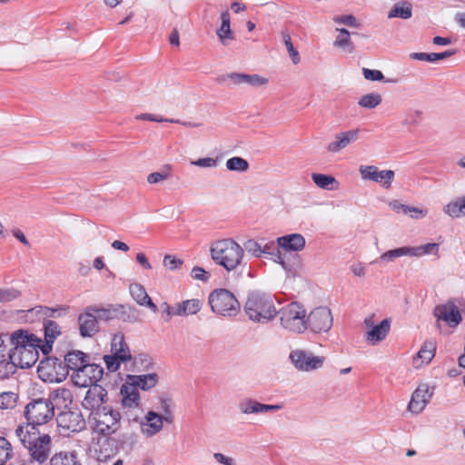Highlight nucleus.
<instances>
[{"label":"nucleus","mask_w":465,"mask_h":465,"mask_svg":"<svg viewBox=\"0 0 465 465\" xmlns=\"http://www.w3.org/2000/svg\"><path fill=\"white\" fill-rule=\"evenodd\" d=\"M71 391L64 388H58L50 392L48 398H37L31 400L25 411L27 420L25 426L34 427L47 424L54 417L55 405L60 400L71 401Z\"/></svg>","instance_id":"obj_1"},{"label":"nucleus","mask_w":465,"mask_h":465,"mask_svg":"<svg viewBox=\"0 0 465 465\" xmlns=\"http://www.w3.org/2000/svg\"><path fill=\"white\" fill-rule=\"evenodd\" d=\"M13 348L9 351V359L14 361L20 368H30L36 363L39 358L38 349L42 347V340L35 334L19 330L9 338Z\"/></svg>","instance_id":"obj_2"},{"label":"nucleus","mask_w":465,"mask_h":465,"mask_svg":"<svg viewBox=\"0 0 465 465\" xmlns=\"http://www.w3.org/2000/svg\"><path fill=\"white\" fill-rule=\"evenodd\" d=\"M15 435L27 449L32 460L40 464L45 462L52 451V439L48 434H41L34 427L19 425Z\"/></svg>","instance_id":"obj_3"},{"label":"nucleus","mask_w":465,"mask_h":465,"mask_svg":"<svg viewBox=\"0 0 465 465\" xmlns=\"http://www.w3.org/2000/svg\"><path fill=\"white\" fill-rule=\"evenodd\" d=\"M210 255L213 262L228 272H235L243 262V248L231 238L214 241L210 246Z\"/></svg>","instance_id":"obj_4"},{"label":"nucleus","mask_w":465,"mask_h":465,"mask_svg":"<svg viewBox=\"0 0 465 465\" xmlns=\"http://www.w3.org/2000/svg\"><path fill=\"white\" fill-rule=\"evenodd\" d=\"M244 311L251 321L260 323H266L277 315L272 295L261 291L248 293Z\"/></svg>","instance_id":"obj_5"},{"label":"nucleus","mask_w":465,"mask_h":465,"mask_svg":"<svg viewBox=\"0 0 465 465\" xmlns=\"http://www.w3.org/2000/svg\"><path fill=\"white\" fill-rule=\"evenodd\" d=\"M280 317V323L285 330L302 333L307 330L306 310L296 302H291L277 311Z\"/></svg>","instance_id":"obj_6"},{"label":"nucleus","mask_w":465,"mask_h":465,"mask_svg":"<svg viewBox=\"0 0 465 465\" xmlns=\"http://www.w3.org/2000/svg\"><path fill=\"white\" fill-rule=\"evenodd\" d=\"M212 311L222 316H235L240 312V303L234 294L227 289L213 291L208 299Z\"/></svg>","instance_id":"obj_7"},{"label":"nucleus","mask_w":465,"mask_h":465,"mask_svg":"<svg viewBox=\"0 0 465 465\" xmlns=\"http://www.w3.org/2000/svg\"><path fill=\"white\" fill-rule=\"evenodd\" d=\"M88 419L93 424L94 430L104 436H110L116 432L121 424L120 412L109 406L94 412Z\"/></svg>","instance_id":"obj_8"},{"label":"nucleus","mask_w":465,"mask_h":465,"mask_svg":"<svg viewBox=\"0 0 465 465\" xmlns=\"http://www.w3.org/2000/svg\"><path fill=\"white\" fill-rule=\"evenodd\" d=\"M111 353L104 356L106 368L110 372L116 371L121 363H127L132 361L133 357L123 333L119 332L114 336L111 343Z\"/></svg>","instance_id":"obj_9"},{"label":"nucleus","mask_w":465,"mask_h":465,"mask_svg":"<svg viewBox=\"0 0 465 465\" xmlns=\"http://www.w3.org/2000/svg\"><path fill=\"white\" fill-rule=\"evenodd\" d=\"M38 377L45 382H62L68 376L67 368L57 358L46 357L37 366Z\"/></svg>","instance_id":"obj_10"},{"label":"nucleus","mask_w":465,"mask_h":465,"mask_svg":"<svg viewBox=\"0 0 465 465\" xmlns=\"http://www.w3.org/2000/svg\"><path fill=\"white\" fill-rule=\"evenodd\" d=\"M59 432L63 436L80 432L85 429V420L77 409L61 411L56 417Z\"/></svg>","instance_id":"obj_11"},{"label":"nucleus","mask_w":465,"mask_h":465,"mask_svg":"<svg viewBox=\"0 0 465 465\" xmlns=\"http://www.w3.org/2000/svg\"><path fill=\"white\" fill-rule=\"evenodd\" d=\"M104 375V368L99 364L88 363L82 365L76 372H72L71 380L77 387H91L98 385L97 382Z\"/></svg>","instance_id":"obj_12"},{"label":"nucleus","mask_w":465,"mask_h":465,"mask_svg":"<svg viewBox=\"0 0 465 465\" xmlns=\"http://www.w3.org/2000/svg\"><path fill=\"white\" fill-rule=\"evenodd\" d=\"M332 322L331 312L326 306H319L306 316L307 329L314 333L328 332L332 326Z\"/></svg>","instance_id":"obj_13"},{"label":"nucleus","mask_w":465,"mask_h":465,"mask_svg":"<svg viewBox=\"0 0 465 465\" xmlns=\"http://www.w3.org/2000/svg\"><path fill=\"white\" fill-rule=\"evenodd\" d=\"M436 325L440 329V322H444L450 328H456L462 321L461 314L453 300L439 304L433 309Z\"/></svg>","instance_id":"obj_14"},{"label":"nucleus","mask_w":465,"mask_h":465,"mask_svg":"<svg viewBox=\"0 0 465 465\" xmlns=\"http://www.w3.org/2000/svg\"><path fill=\"white\" fill-rule=\"evenodd\" d=\"M290 359L294 367L302 371H312L320 369L325 361L323 356H315L312 352L303 350L292 351Z\"/></svg>","instance_id":"obj_15"},{"label":"nucleus","mask_w":465,"mask_h":465,"mask_svg":"<svg viewBox=\"0 0 465 465\" xmlns=\"http://www.w3.org/2000/svg\"><path fill=\"white\" fill-rule=\"evenodd\" d=\"M107 400V391L101 385H94L87 390L82 401V406L84 410L89 411V416H92L94 412L99 411L106 407L104 404Z\"/></svg>","instance_id":"obj_16"},{"label":"nucleus","mask_w":465,"mask_h":465,"mask_svg":"<svg viewBox=\"0 0 465 465\" xmlns=\"http://www.w3.org/2000/svg\"><path fill=\"white\" fill-rule=\"evenodd\" d=\"M359 172L363 180L381 183L386 189L391 187L395 177V173L392 170L379 171L378 167L374 165H361Z\"/></svg>","instance_id":"obj_17"},{"label":"nucleus","mask_w":465,"mask_h":465,"mask_svg":"<svg viewBox=\"0 0 465 465\" xmlns=\"http://www.w3.org/2000/svg\"><path fill=\"white\" fill-rule=\"evenodd\" d=\"M432 391L428 385L423 384L419 386L412 393L408 406L409 411L416 414L421 412L430 401Z\"/></svg>","instance_id":"obj_18"},{"label":"nucleus","mask_w":465,"mask_h":465,"mask_svg":"<svg viewBox=\"0 0 465 465\" xmlns=\"http://www.w3.org/2000/svg\"><path fill=\"white\" fill-rule=\"evenodd\" d=\"M238 407L240 411L246 415L277 411L282 409V404H263L250 398L241 401Z\"/></svg>","instance_id":"obj_19"},{"label":"nucleus","mask_w":465,"mask_h":465,"mask_svg":"<svg viewBox=\"0 0 465 465\" xmlns=\"http://www.w3.org/2000/svg\"><path fill=\"white\" fill-rule=\"evenodd\" d=\"M120 393L122 395L123 408L128 411L141 410L139 391L134 383L125 382L122 385Z\"/></svg>","instance_id":"obj_20"},{"label":"nucleus","mask_w":465,"mask_h":465,"mask_svg":"<svg viewBox=\"0 0 465 465\" xmlns=\"http://www.w3.org/2000/svg\"><path fill=\"white\" fill-rule=\"evenodd\" d=\"M371 330L366 333V340L371 343L376 344L379 341H383L390 331L391 321L389 319L382 320L380 324L373 326L371 318H367L364 321Z\"/></svg>","instance_id":"obj_21"},{"label":"nucleus","mask_w":465,"mask_h":465,"mask_svg":"<svg viewBox=\"0 0 465 465\" xmlns=\"http://www.w3.org/2000/svg\"><path fill=\"white\" fill-rule=\"evenodd\" d=\"M358 137V129L338 133L335 134L334 140L329 143L326 148L331 153H338L346 148L350 143L357 141Z\"/></svg>","instance_id":"obj_22"},{"label":"nucleus","mask_w":465,"mask_h":465,"mask_svg":"<svg viewBox=\"0 0 465 465\" xmlns=\"http://www.w3.org/2000/svg\"><path fill=\"white\" fill-rule=\"evenodd\" d=\"M79 331L83 337H92L98 331V322L92 312H89V306L78 316Z\"/></svg>","instance_id":"obj_23"},{"label":"nucleus","mask_w":465,"mask_h":465,"mask_svg":"<svg viewBox=\"0 0 465 465\" xmlns=\"http://www.w3.org/2000/svg\"><path fill=\"white\" fill-rule=\"evenodd\" d=\"M145 420L144 422L141 423L143 434L152 437L162 430L164 419L162 418L160 413L150 411L147 412Z\"/></svg>","instance_id":"obj_24"},{"label":"nucleus","mask_w":465,"mask_h":465,"mask_svg":"<svg viewBox=\"0 0 465 465\" xmlns=\"http://www.w3.org/2000/svg\"><path fill=\"white\" fill-rule=\"evenodd\" d=\"M226 78L231 80L234 84H246L252 87H259L265 85L268 79L259 74H248L240 73H231L226 75Z\"/></svg>","instance_id":"obj_25"},{"label":"nucleus","mask_w":465,"mask_h":465,"mask_svg":"<svg viewBox=\"0 0 465 465\" xmlns=\"http://www.w3.org/2000/svg\"><path fill=\"white\" fill-rule=\"evenodd\" d=\"M277 243L285 251L300 252L305 247V239L300 233H291L278 237Z\"/></svg>","instance_id":"obj_26"},{"label":"nucleus","mask_w":465,"mask_h":465,"mask_svg":"<svg viewBox=\"0 0 465 465\" xmlns=\"http://www.w3.org/2000/svg\"><path fill=\"white\" fill-rule=\"evenodd\" d=\"M130 294L141 306L148 307L153 312H157V306L153 302L145 288L140 283H132L129 286Z\"/></svg>","instance_id":"obj_27"},{"label":"nucleus","mask_w":465,"mask_h":465,"mask_svg":"<svg viewBox=\"0 0 465 465\" xmlns=\"http://www.w3.org/2000/svg\"><path fill=\"white\" fill-rule=\"evenodd\" d=\"M44 329L45 344L42 345L41 350L45 355H47L54 340L61 334V331L59 325L52 320L45 321Z\"/></svg>","instance_id":"obj_28"},{"label":"nucleus","mask_w":465,"mask_h":465,"mask_svg":"<svg viewBox=\"0 0 465 465\" xmlns=\"http://www.w3.org/2000/svg\"><path fill=\"white\" fill-rule=\"evenodd\" d=\"M127 382L134 383V386L139 390L147 391L154 387L158 382V375L156 373H149L143 375H128Z\"/></svg>","instance_id":"obj_29"},{"label":"nucleus","mask_w":465,"mask_h":465,"mask_svg":"<svg viewBox=\"0 0 465 465\" xmlns=\"http://www.w3.org/2000/svg\"><path fill=\"white\" fill-rule=\"evenodd\" d=\"M89 361V356L81 351H69L64 356V367L67 368V371L70 370L73 372H76L82 365L85 364Z\"/></svg>","instance_id":"obj_30"},{"label":"nucleus","mask_w":465,"mask_h":465,"mask_svg":"<svg viewBox=\"0 0 465 465\" xmlns=\"http://www.w3.org/2000/svg\"><path fill=\"white\" fill-rule=\"evenodd\" d=\"M203 307V302L199 299L185 300L175 304L177 316H188L196 314Z\"/></svg>","instance_id":"obj_31"},{"label":"nucleus","mask_w":465,"mask_h":465,"mask_svg":"<svg viewBox=\"0 0 465 465\" xmlns=\"http://www.w3.org/2000/svg\"><path fill=\"white\" fill-rule=\"evenodd\" d=\"M221 20H222V25L217 29L216 33H217V35H218L220 41L222 42V44L223 45H227L228 41L232 40L234 38V34L231 30V25H230V14L227 10L223 11L221 14Z\"/></svg>","instance_id":"obj_32"},{"label":"nucleus","mask_w":465,"mask_h":465,"mask_svg":"<svg viewBox=\"0 0 465 465\" xmlns=\"http://www.w3.org/2000/svg\"><path fill=\"white\" fill-rule=\"evenodd\" d=\"M51 465H82L75 451H60L55 453L50 460Z\"/></svg>","instance_id":"obj_33"},{"label":"nucleus","mask_w":465,"mask_h":465,"mask_svg":"<svg viewBox=\"0 0 465 465\" xmlns=\"http://www.w3.org/2000/svg\"><path fill=\"white\" fill-rule=\"evenodd\" d=\"M339 32L333 45L334 46L342 49L348 54H351L354 51V45L351 40L350 32L345 28H337Z\"/></svg>","instance_id":"obj_34"},{"label":"nucleus","mask_w":465,"mask_h":465,"mask_svg":"<svg viewBox=\"0 0 465 465\" xmlns=\"http://www.w3.org/2000/svg\"><path fill=\"white\" fill-rule=\"evenodd\" d=\"M456 54L455 50H447L442 53H412L411 54V57L419 61H426V62H436L438 60L445 59Z\"/></svg>","instance_id":"obj_35"},{"label":"nucleus","mask_w":465,"mask_h":465,"mask_svg":"<svg viewBox=\"0 0 465 465\" xmlns=\"http://www.w3.org/2000/svg\"><path fill=\"white\" fill-rule=\"evenodd\" d=\"M412 15L411 5L406 1L400 2L390 10L388 17H400L402 19L411 18Z\"/></svg>","instance_id":"obj_36"},{"label":"nucleus","mask_w":465,"mask_h":465,"mask_svg":"<svg viewBox=\"0 0 465 465\" xmlns=\"http://www.w3.org/2000/svg\"><path fill=\"white\" fill-rule=\"evenodd\" d=\"M173 403L171 398L166 396L160 397L158 410L161 412L162 418L169 424L173 421Z\"/></svg>","instance_id":"obj_37"},{"label":"nucleus","mask_w":465,"mask_h":465,"mask_svg":"<svg viewBox=\"0 0 465 465\" xmlns=\"http://www.w3.org/2000/svg\"><path fill=\"white\" fill-rule=\"evenodd\" d=\"M444 213L454 218L465 215V197L450 202L444 206Z\"/></svg>","instance_id":"obj_38"},{"label":"nucleus","mask_w":465,"mask_h":465,"mask_svg":"<svg viewBox=\"0 0 465 465\" xmlns=\"http://www.w3.org/2000/svg\"><path fill=\"white\" fill-rule=\"evenodd\" d=\"M436 344L432 341H426L417 353L418 359L423 363L429 364L435 356Z\"/></svg>","instance_id":"obj_39"},{"label":"nucleus","mask_w":465,"mask_h":465,"mask_svg":"<svg viewBox=\"0 0 465 465\" xmlns=\"http://www.w3.org/2000/svg\"><path fill=\"white\" fill-rule=\"evenodd\" d=\"M89 312H93L99 322V321L107 322L114 319L116 316L117 310L113 309L111 306L104 308L94 305L89 306Z\"/></svg>","instance_id":"obj_40"},{"label":"nucleus","mask_w":465,"mask_h":465,"mask_svg":"<svg viewBox=\"0 0 465 465\" xmlns=\"http://www.w3.org/2000/svg\"><path fill=\"white\" fill-rule=\"evenodd\" d=\"M382 102L381 95L379 93H371L362 95L359 101V106L366 109H374Z\"/></svg>","instance_id":"obj_41"},{"label":"nucleus","mask_w":465,"mask_h":465,"mask_svg":"<svg viewBox=\"0 0 465 465\" xmlns=\"http://www.w3.org/2000/svg\"><path fill=\"white\" fill-rule=\"evenodd\" d=\"M411 256L420 257L426 254H435L439 253V244L438 243H426L423 245L411 247Z\"/></svg>","instance_id":"obj_42"},{"label":"nucleus","mask_w":465,"mask_h":465,"mask_svg":"<svg viewBox=\"0 0 465 465\" xmlns=\"http://www.w3.org/2000/svg\"><path fill=\"white\" fill-rule=\"evenodd\" d=\"M401 256H411L410 246H402L387 251L380 256V259L386 262H392Z\"/></svg>","instance_id":"obj_43"},{"label":"nucleus","mask_w":465,"mask_h":465,"mask_svg":"<svg viewBox=\"0 0 465 465\" xmlns=\"http://www.w3.org/2000/svg\"><path fill=\"white\" fill-rule=\"evenodd\" d=\"M18 365L12 360L0 359V380H7L16 371Z\"/></svg>","instance_id":"obj_44"},{"label":"nucleus","mask_w":465,"mask_h":465,"mask_svg":"<svg viewBox=\"0 0 465 465\" xmlns=\"http://www.w3.org/2000/svg\"><path fill=\"white\" fill-rule=\"evenodd\" d=\"M312 179L319 188L324 190H331V185L336 183L333 176L323 173H312Z\"/></svg>","instance_id":"obj_45"},{"label":"nucleus","mask_w":465,"mask_h":465,"mask_svg":"<svg viewBox=\"0 0 465 465\" xmlns=\"http://www.w3.org/2000/svg\"><path fill=\"white\" fill-rule=\"evenodd\" d=\"M279 248L281 247L278 246V243L275 244L273 242L265 243L263 246H262V254L272 256L275 262H278L282 265V267L285 268V262Z\"/></svg>","instance_id":"obj_46"},{"label":"nucleus","mask_w":465,"mask_h":465,"mask_svg":"<svg viewBox=\"0 0 465 465\" xmlns=\"http://www.w3.org/2000/svg\"><path fill=\"white\" fill-rule=\"evenodd\" d=\"M226 168L232 172H246L249 169V163L239 156H234L226 161Z\"/></svg>","instance_id":"obj_47"},{"label":"nucleus","mask_w":465,"mask_h":465,"mask_svg":"<svg viewBox=\"0 0 465 465\" xmlns=\"http://www.w3.org/2000/svg\"><path fill=\"white\" fill-rule=\"evenodd\" d=\"M17 399V394L11 391L0 393V410L14 409L16 406Z\"/></svg>","instance_id":"obj_48"},{"label":"nucleus","mask_w":465,"mask_h":465,"mask_svg":"<svg viewBox=\"0 0 465 465\" xmlns=\"http://www.w3.org/2000/svg\"><path fill=\"white\" fill-rule=\"evenodd\" d=\"M13 456V449L11 443L5 438L0 436V465H5V462Z\"/></svg>","instance_id":"obj_49"},{"label":"nucleus","mask_w":465,"mask_h":465,"mask_svg":"<svg viewBox=\"0 0 465 465\" xmlns=\"http://www.w3.org/2000/svg\"><path fill=\"white\" fill-rule=\"evenodd\" d=\"M282 38L284 45L286 46V49L289 53V55L294 64H297L301 61L300 54L299 52L294 48L292 38L288 33L282 32Z\"/></svg>","instance_id":"obj_50"},{"label":"nucleus","mask_w":465,"mask_h":465,"mask_svg":"<svg viewBox=\"0 0 465 465\" xmlns=\"http://www.w3.org/2000/svg\"><path fill=\"white\" fill-rule=\"evenodd\" d=\"M21 296V292L15 288H0V303L10 302Z\"/></svg>","instance_id":"obj_51"},{"label":"nucleus","mask_w":465,"mask_h":465,"mask_svg":"<svg viewBox=\"0 0 465 465\" xmlns=\"http://www.w3.org/2000/svg\"><path fill=\"white\" fill-rule=\"evenodd\" d=\"M243 250L254 257H262V245L254 240H248L243 244Z\"/></svg>","instance_id":"obj_52"},{"label":"nucleus","mask_w":465,"mask_h":465,"mask_svg":"<svg viewBox=\"0 0 465 465\" xmlns=\"http://www.w3.org/2000/svg\"><path fill=\"white\" fill-rule=\"evenodd\" d=\"M389 205L393 211L397 213L402 212L403 213L408 214L409 212H416V213L422 214V210L401 203L398 200L390 202Z\"/></svg>","instance_id":"obj_53"},{"label":"nucleus","mask_w":465,"mask_h":465,"mask_svg":"<svg viewBox=\"0 0 465 465\" xmlns=\"http://www.w3.org/2000/svg\"><path fill=\"white\" fill-rule=\"evenodd\" d=\"M333 22L340 25H345L351 27L357 28L359 23L356 17L352 15H336L333 17Z\"/></svg>","instance_id":"obj_54"},{"label":"nucleus","mask_w":465,"mask_h":465,"mask_svg":"<svg viewBox=\"0 0 465 465\" xmlns=\"http://www.w3.org/2000/svg\"><path fill=\"white\" fill-rule=\"evenodd\" d=\"M170 173L168 171L154 172L147 176V182L151 184L157 183L169 179Z\"/></svg>","instance_id":"obj_55"},{"label":"nucleus","mask_w":465,"mask_h":465,"mask_svg":"<svg viewBox=\"0 0 465 465\" xmlns=\"http://www.w3.org/2000/svg\"><path fill=\"white\" fill-rule=\"evenodd\" d=\"M192 165L203 168H213L217 166V160L212 157L200 158L191 161Z\"/></svg>","instance_id":"obj_56"},{"label":"nucleus","mask_w":465,"mask_h":465,"mask_svg":"<svg viewBox=\"0 0 465 465\" xmlns=\"http://www.w3.org/2000/svg\"><path fill=\"white\" fill-rule=\"evenodd\" d=\"M362 74L364 78L370 81H382L384 79V75L380 70L363 68Z\"/></svg>","instance_id":"obj_57"},{"label":"nucleus","mask_w":465,"mask_h":465,"mask_svg":"<svg viewBox=\"0 0 465 465\" xmlns=\"http://www.w3.org/2000/svg\"><path fill=\"white\" fill-rule=\"evenodd\" d=\"M182 264L183 262L180 259H177L175 256L167 254L163 258V265L169 270H175Z\"/></svg>","instance_id":"obj_58"},{"label":"nucleus","mask_w":465,"mask_h":465,"mask_svg":"<svg viewBox=\"0 0 465 465\" xmlns=\"http://www.w3.org/2000/svg\"><path fill=\"white\" fill-rule=\"evenodd\" d=\"M58 309L49 308L46 306H36L32 310V312H35L36 314H39L44 318L54 317Z\"/></svg>","instance_id":"obj_59"},{"label":"nucleus","mask_w":465,"mask_h":465,"mask_svg":"<svg viewBox=\"0 0 465 465\" xmlns=\"http://www.w3.org/2000/svg\"><path fill=\"white\" fill-rule=\"evenodd\" d=\"M191 276L195 280L207 282L210 278V273L206 272L203 268L195 266L193 268L191 272Z\"/></svg>","instance_id":"obj_60"},{"label":"nucleus","mask_w":465,"mask_h":465,"mask_svg":"<svg viewBox=\"0 0 465 465\" xmlns=\"http://www.w3.org/2000/svg\"><path fill=\"white\" fill-rule=\"evenodd\" d=\"M162 309V317L163 318L164 322H170L172 316L176 315L175 312V305L171 307L167 302H163L161 304Z\"/></svg>","instance_id":"obj_61"},{"label":"nucleus","mask_w":465,"mask_h":465,"mask_svg":"<svg viewBox=\"0 0 465 465\" xmlns=\"http://www.w3.org/2000/svg\"><path fill=\"white\" fill-rule=\"evenodd\" d=\"M138 118L142 119V120H147V121L158 122V123H162V122L179 123L178 120L163 119L158 115L151 114H143L139 115Z\"/></svg>","instance_id":"obj_62"},{"label":"nucleus","mask_w":465,"mask_h":465,"mask_svg":"<svg viewBox=\"0 0 465 465\" xmlns=\"http://www.w3.org/2000/svg\"><path fill=\"white\" fill-rule=\"evenodd\" d=\"M213 457L217 462L223 465H234L233 460L232 458L226 457L222 453H214Z\"/></svg>","instance_id":"obj_63"},{"label":"nucleus","mask_w":465,"mask_h":465,"mask_svg":"<svg viewBox=\"0 0 465 465\" xmlns=\"http://www.w3.org/2000/svg\"><path fill=\"white\" fill-rule=\"evenodd\" d=\"M136 261L141 266H143L144 269L151 270L152 266L146 258L145 254L143 252H139L136 254Z\"/></svg>","instance_id":"obj_64"}]
</instances>
